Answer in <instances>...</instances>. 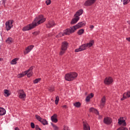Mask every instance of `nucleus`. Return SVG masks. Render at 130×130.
<instances>
[{
	"mask_svg": "<svg viewBox=\"0 0 130 130\" xmlns=\"http://www.w3.org/2000/svg\"><path fill=\"white\" fill-rule=\"evenodd\" d=\"M51 119L53 122H55V123L57 122V115L54 114L51 116Z\"/></svg>",
	"mask_w": 130,
	"mask_h": 130,
	"instance_id": "f3484780",
	"label": "nucleus"
},
{
	"mask_svg": "<svg viewBox=\"0 0 130 130\" xmlns=\"http://www.w3.org/2000/svg\"><path fill=\"white\" fill-rule=\"evenodd\" d=\"M118 123L119 124L122 125L123 126H125L126 125V122H125V120H122L121 118L118 119Z\"/></svg>",
	"mask_w": 130,
	"mask_h": 130,
	"instance_id": "a211bd4d",
	"label": "nucleus"
},
{
	"mask_svg": "<svg viewBox=\"0 0 130 130\" xmlns=\"http://www.w3.org/2000/svg\"><path fill=\"white\" fill-rule=\"evenodd\" d=\"M84 26H85V22H79L75 26H74L73 27H71V28L66 29L65 31V33H66L67 34H72V33H74L75 31L77 30V29L82 28V27H84Z\"/></svg>",
	"mask_w": 130,
	"mask_h": 130,
	"instance_id": "f03ea898",
	"label": "nucleus"
},
{
	"mask_svg": "<svg viewBox=\"0 0 130 130\" xmlns=\"http://www.w3.org/2000/svg\"><path fill=\"white\" fill-rule=\"evenodd\" d=\"M92 97H94V94L91 93H90V94L88 95L86 97V102H89V101H90V99H91V98H92Z\"/></svg>",
	"mask_w": 130,
	"mask_h": 130,
	"instance_id": "aec40b11",
	"label": "nucleus"
},
{
	"mask_svg": "<svg viewBox=\"0 0 130 130\" xmlns=\"http://www.w3.org/2000/svg\"><path fill=\"white\" fill-rule=\"evenodd\" d=\"M67 105H63V106H62V108H65V109H67Z\"/></svg>",
	"mask_w": 130,
	"mask_h": 130,
	"instance_id": "49530a36",
	"label": "nucleus"
},
{
	"mask_svg": "<svg viewBox=\"0 0 130 130\" xmlns=\"http://www.w3.org/2000/svg\"><path fill=\"white\" fill-rule=\"evenodd\" d=\"M68 46H69V43L68 42H63L62 43L60 55H62V54L65 53L66 51L68 49Z\"/></svg>",
	"mask_w": 130,
	"mask_h": 130,
	"instance_id": "20e7f679",
	"label": "nucleus"
},
{
	"mask_svg": "<svg viewBox=\"0 0 130 130\" xmlns=\"http://www.w3.org/2000/svg\"><path fill=\"white\" fill-rule=\"evenodd\" d=\"M14 23V20H9L6 22V28L7 31L11 30V28L13 27V23Z\"/></svg>",
	"mask_w": 130,
	"mask_h": 130,
	"instance_id": "39448f33",
	"label": "nucleus"
},
{
	"mask_svg": "<svg viewBox=\"0 0 130 130\" xmlns=\"http://www.w3.org/2000/svg\"><path fill=\"white\" fill-rule=\"evenodd\" d=\"M59 101V97H58V96H57L56 97V100L55 101V103L56 105H57V104H58V102Z\"/></svg>",
	"mask_w": 130,
	"mask_h": 130,
	"instance_id": "f704fd0d",
	"label": "nucleus"
},
{
	"mask_svg": "<svg viewBox=\"0 0 130 130\" xmlns=\"http://www.w3.org/2000/svg\"><path fill=\"white\" fill-rule=\"evenodd\" d=\"M18 93L19 94V98L20 99H24L26 98V94L24 92V90H19Z\"/></svg>",
	"mask_w": 130,
	"mask_h": 130,
	"instance_id": "0eeeda50",
	"label": "nucleus"
},
{
	"mask_svg": "<svg viewBox=\"0 0 130 130\" xmlns=\"http://www.w3.org/2000/svg\"><path fill=\"white\" fill-rule=\"evenodd\" d=\"M51 125L53 126V129L54 130H58V127H57V126H56V125H55L53 123H51Z\"/></svg>",
	"mask_w": 130,
	"mask_h": 130,
	"instance_id": "c9c22d12",
	"label": "nucleus"
},
{
	"mask_svg": "<svg viewBox=\"0 0 130 130\" xmlns=\"http://www.w3.org/2000/svg\"><path fill=\"white\" fill-rule=\"evenodd\" d=\"M33 35H38V31H35L32 33Z\"/></svg>",
	"mask_w": 130,
	"mask_h": 130,
	"instance_id": "c03bdc74",
	"label": "nucleus"
},
{
	"mask_svg": "<svg viewBox=\"0 0 130 130\" xmlns=\"http://www.w3.org/2000/svg\"><path fill=\"white\" fill-rule=\"evenodd\" d=\"M48 90L50 92H52L53 91H54V87L51 86H50L49 88H48Z\"/></svg>",
	"mask_w": 130,
	"mask_h": 130,
	"instance_id": "72a5a7b5",
	"label": "nucleus"
},
{
	"mask_svg": "<svg viewBox=\"0 0 130 130\" xmlns=\"http://www.w3.org/2000/svg\"><path fill=\"white\" fill-rule=\"evenodd\" d=\"M83 14V10H80L78 11H77L75 15V17H79V16H81Z\"/></svg>",
	"mask_w": 130,
	"mask_h": 130,
	"instance_id": "4be33fe9",
	"label": "nucleus"
},
{
	"mask_svg": "<svg viewBox=\"0 0 130 130\" xmlns=\"http://www.w3.org/2000/svg\"><path fill=\"white\" fill-rule=\"evenodd\" d=\"M112 82H113V79L110 77L106 78L104 80V83L106 85H110V84H112Z\"/></svg>",
	"mask_w": 130,
	"mask_h": 130,
	"instance_id": "423d86ee",
	"label": "nucleus"
},
{
	"mask_svg": "<svg viewBox=\"0 0 130 130\" xmlns=\"http://www.w3.org/2000/svg\"><path fill=\"white\" fill-rule=\"evenodd\" d=\"M95 2L96 0H87L84 3V6H92L93 4H95Z\"/></svg>",
	"mask_w": 130,
	"mask_h": 130,
	"instance_id": "6e6552de",
	"label": "nucleus"
},
{
	"mask_svg": "<svg viewBox=\"0 0 130 130\" xmlns=\"http://www.w3.org/2000/svg\"><path fill=\"white\" fill-rule=\"evenodd\" d=\"M87 48V47L86 46V44L82 45L79 48L76 49L75 50V52H79V51H83V50H85Z\"/></svg>",
	"mask_w": 130,
	"mask_h": 130,
	"instance_id": "1a4fd4ad",
	"label": "nucleus"
},
{
	"mask_svg": "<svg viewBox=\"0 0 130 130\" xmlns=\"http://www.w3.org/2000/svg\"><path fill=\"white\" fill-rule=\"evenodd\" d=\"M84 29H81L78 31V35H82V34H84Z\"/></svg>",
	"mask_w": 130,
	"mask_h": 130,
	"instance_id": "2f4dec72",
	"label": "nucleus"
},
{
	"mask_svg": "<svg viewBox=\"0 0 130 130\" xmlns=\"http://www.w3.org/2000/svg\"><path fill=\"white\" fill-rule=\"evenodd\" d=\"M74 106L75 107H77V108H79L81 106V103L79 102H77L76 103H75L74 104Z\"/></svg>",
	"mask_w": 130,
	"mask_h": 130,
	"instance_id": "c756f323",
	"label": "nucleus"
},
{
	"mask_svg": "<svg viewBox=\"0 0 130 130\" xmlns=\"http://www.w3.org/2000/svg\"><path fill=\"white\" fill-rule=\"evenodd\" d=\"M36 130H40V127H39V125H36Z\"/></svg>",
	"mask_w": 130,
	"mask_h": 130,
	"instance_id": "37998d69",
	"label": "nucleus"
},
{
	"mask_svg": "<svg viewBox=\"0 0 130 130\" xmlns=\"http://www.w3.org/2000/svg\"><path fill=\"white\" fill-rule=\"evenodd\" d=\"M85 44H86V47L89 48L93 46V44H94V41H91L89 43Z\"/></svg>",
	"mask_w": 130,
	"mask_h": 130,
	"instance_id": "412c9836",
	"label": "nucleus"
},
{
	"mask_svg": "<svg viewBox=\"0 0 130 130\" xmlns=\"http://www.w3.org/2000/svg\"><path fill=\"white\" fill-rule=\"evenodd\" d=\"M3 61V58H0V61Z\"/></svg>",
	"mask_w": 130,
	"mask_h": 130,
	"instance_id": "3c124183",
	"label": "nucleus"
},
{
	"mask_svg": "<svg viewBox=\"0 0 130 130\" xmlns=\"http://www.w3.org/2000/svg\"><path fill=\"white\" fill-rule=\"evenodd\" d=\"M44 125H46V124H48V122H47V121L44 119H42V120H41V122Z\"/></svg>",
	"mask_w": 130,
	"mask_h": 130,
	"instance_id": "c85d7f7f",
	"label": "nucleus"
},
{
	"mask_svg": "<svg viewBox=\"0 0 130 130\" xmlns=\"http://www.w3.org/2000/svg\"><path fill=\"white\" fill-rule=\"evenodd\" d=\"M80 20V17H78V16H75V18H74L73 19H72V20L71 22V24L72 25H74V24H76L78 21H79Z\"/></svg>",
	"mask_w": 130,
	"mask_h": 130,
	"instance_id": "dca6fc26",
	"label": "nucleus"
},
{
	"mask_svg": "<svg viewBox=\"0 0 130 130\" xmlns=\"http://www.w3.org/2000/svg\"><path fill=\"white\" fill-rule=\"evenodd\" d=\"M27 74V77L28 78H30V77H31V76H32V75L33 74V73L32 72V71H30L29 72H28L26 75Z\"/></svg>",
	"mask_w": 130,
	"mask_h": 130,
	"instance_id": "4c0bfd02",
	"label": "nucleus"
},
{
	"mask_svg": "<svg viewBox=\"0 0 130 130\" xmlns=\"http://www.w3.org/2000/svg\"><path fill=\"white\" fill-rule=\"evenodd\" d=\"M78 77V74L75 72L68 73L65 76L66 81H73Z\"/></svg>",
	"mask_w": 130,
	"mask_h": 130,
	"instance_id": "7ed1b4c3",
	"label": "nucleus"
},
{
	"mask_svg": "<svg viewBox=\"0 0 130 130\" xmlns=\"http://www.w3.org/2000/svg\"><path fill=\"white\" fill-rule=\"evenodd\" d=\"M26 73V71H25L24 72H23L21 74H18L17 75V77L18 78H22V77H24V76L26 75V74H27V73Z\"/></svg>",
	"mask_w": 130,
	"mask_h": 130,
	"instance_id": "cd10ccee",
	"label": "nucleus"
},
{
	"mask_svg": "<svg viewBox=\"0 0 130 130\" xmlns=\"http://www.w3.org/2000/svg\"><path fill=\"white\" fill-rule=\"evenodd\" d=\"M117 130H128L127 128L124 126H121L119 128H118Z\"/></svg>",
	"mask_w": 130,
	"mask_h": 130,
	"instance_id": "473e14b6",
	"label": "nucleus"
},
{
	"mask_svg": "<svg viewBox=\"0 0 130 130\" xmlns=\"http://www.w3.org/2000/svg\"><path fill=\"white\" fill-rule=\"evenodd\" d=\"M104 122L106 124H110L112 122V119L110 117H106L104 119Z\"/></svg>",
	"mask_w": 130,
	"mask_h": 130,
	"instance_id": "9d476101",
	"label": "nucleus"
},
{
	"mask_svg": "<svg viewBox=\"0 0 130 130\" xmlns=\"http://www.w3.org/2000/svg\"><path fill=\"white\" fill-rule=\"evenodd\" d=\"M129 130H130V127L129 128Z\"/></svg>",
	"mask_w": 130,
	"mask_h": 130,
	"instance_id": "864d4df0",
	"label": "nucleus"
},
{
	"mask_svg": "<svg viewBox=\"0 0 130 130\" xmlns=\"http://www.w3.org/2000/svg\"><path fill=\"white\" fill-rule=\"evenodd\" d=\"M4 93H5V96H6V97H9V96H10V92H9V90L7 89L4 90Z\"/></svg>",
	"mask_w": 130,
	"mask_h": 130,
	"instance_id": "bb28decb",
	"label": "nucleus"
},
{
	"mask_svg": "<svg viewBox=\"0 0 130 130\" xmlns=\"http://www.w3.org/2000/svg\"><path fill=\"white\" fill-rule=\"evenodd\" d=\"M87 92H85V95H87Z\"/></svg>",
	"mask_w": 130,
	"mask_h": 130,
	"instance_id": "603ef678",
	"label": "nucleus"
},
{
	"mask_svg": "<svg viewBox=\"0 0 130 130\" xmlns=\"http://www.w3.org/2000/svg\"><path fill=\"white\" fill-rule=\"evenodd\" d=\"M40 80H41V79H40V78H38V79L35 80L34 81V84H37V83H38L40 81Z\"/></svg>",
	"mask_w": 130,
	"mask_h": 130,
	"instance_id": "ea45409f",
	"label": "nucleus"
},
{
	"mask_svg": "<svg viewBox=\"0 0 130 130\" xmlns=\"http://www.w3.org/2000/svg\"><path fill=\"white\" fill-rule=\"evenodd\" d=\"M89 28L91 29H94V26L93 25H90Z\"/></svg>",
	"mask_w": 130,
	"mask_h": 130,
	"instance_id": "a18cd8bd",
	"label": "nucleus"
},
{
	"mask_svg": "<svg viewBox=\"0 0 130 130\" xmlns=\"http://www.w3.org/2000/svg\"><path fill=\"white\" fill-rule=\"evenodd\" d=\"M30 125H31V127L32 128H35V124H34V123L31 122V123H30Z\"/></svg>",
	"mask_w": 130,
	"mask_h": 130,
	"instance_id": "79ce46f5",
	"label": "nucleus"
},
{
	"mask_svg": "<svg viewBox=\"0 0 130 130\" xmlns=\"http://www.w3.org/2000/svg\"><path fill=\"white\" fill-rule=\"evenodd\" d=\"M129 2L130 0H123V5H127Z\"/></svg>",
	"mask_w": 130,
	"mask_h": 130,
	"instance_id": "58836bf2",
	"label": "nucleus"
},
{
	"mask_svg": "<svg viewBox=\"0 0 130 130\" xmlns=\"http://www.w3.org/2000/svg\"><path fill=\"white\" fill-rule=\"evenodd\" d=\"M5 3H6V1H5V0H3V4H5Z\"/></svg>",
	"mask_w": 130,
	"mask_h": 130,
	"instance_id": "8fccbe9b",
	"label": "nucleus"
},
{
	"mask_svg": "<svg viewBox=\"0 0 130 130\" xmlns=\"http://www.w3.org/2000/svg\"><path fill=\"white\" fill-rule=\"evenodd\" d=\"M83 130H90V125L87 122H83Z\"/></svg>",
	"mask_w": 130,
	"mask_h": 130,
	"instance_id": "ddd939ff",
	"label": "nucleus"
},
{
	"mask_svg": "<svg viewBox=\"0 0 130 130\" xmlns=\"http://www.w3.org/2000/svg\"><path fill=\"white\" fill-rule=\"evenodd\" d=\"M45 20L46 19L43 17V15H40L38 16V17L35 18L32 23H30L27 26H24L22 29V31H29V30H31V29H33V28H35V27H36V26H38V25H40V24L45 22Z\"/></svg>",
	"mask_w": 130,
	"mask_h": 130,
	"instance_id": "f257e3e1",
	"label": "nucleus"
},
{
	"mask_svg": "<svg viewBox=\"0 0 130 130\" xmlns=\"http://www.w3.org/2000/svg\"><path fill=\"white\" fill-rule=\"evenodd\" d=\"M90 112H93V113H95V114H99V112L94 108H90L89 109Z\"/></svg>",
	"mask_w": 130,
	"mask_h": 130,
	"instance_id": "6ab92c4d",
	"label": "nucleus"
},
{
	"mask_svg": "<svg viewBox=\"0 0 130 130\" xmlns=\"http://www.w3.org/2000/svg\"><path fill=\"white\" fill-rule=\"evenodd\" d=\"M46 4L47 6H48V5H50V4H51V1H50V0H47L46 1Z\"/></svg>",
	"mask_w": 130,
	"mask_h": 130,
	"instance_id": "a19ab883",
	"label": "nucleus"
},
{
	"mask_svg": "<svg viewBox=\"0 0 130 130\" xmlns=\"http://www.w3.org/2000/svg\"><path fill=\"white\" fill-rule=\"evenodd\" d=\"M55 25L54 21L53 20H51L48 22L47 24V28H51Z\"/></svg>",
	"mask_w": 130,
	"mask_h": 130,
	"instance_id": "2eb2a0df",
	"label": "nucleus"
},
{
	"mask_svg": "<svg viewBox=\"0 0 130 130\" xmlns=\"http://www.w3.org/2000/svg\"><path fill=\"white\" fill-rule=\"evenodd\" d=\"M32 70H33V67H31L27 71H25V74H28L29 72H32Z\"/></svg>",
	"mask_w": 130,
	"mask_h": 130,
	"instance_id": "e433bc0d",
	"label": "nucleus"
},
{
	"mask_svg": "<svg viewBox=\"0 0 130 130\" xmlns=\"http://www.w3.org/2000/svg\"><path fill=\"white\" fill-rule=\"evenodd\" d=\"M106 102V98L105 96H103L101 101L100 107L101 108H103L104 107V105H105V103Z\"/></svg>",
	"mask_w": 130,
	"mask_h": 130,
	"instance_id": "f8f14e48",
	"label": "nucleus"
},
{
	"mask_svg": "<svg viewBox=\"0 0 130 130\" xmlns=\"http://www.w3.org/2000/svg\"><path fill=\"white\" fill-rule=\"evenodd\" d=\"M126 40H127V41H129L130 42V38H127Z\"/></svg>",
	"mask_w": 130,
	"mask_h": 130,
	"instance_id": "de8ad7c7",
	"label": "nucleus"
},
{
	"mask_svg": "<svg viewBox=\"0 0 130 130\" xmlns=\"http://www.w3.org/2000/svg\"><path fill=\"white\" fill-rule=\"evenodd\" d=\"M33 47H34V46L33 45H30L25 49V51L24 52V54H27L30 52L32 49H33Z\"/></svg>",
	"mask_w": 130,
	"mask_h": 130,
	"instance_id": "4468645a",
	"label": "nucleus"
},
{
	"mask_svg": "<svg viewBox=\"0 0 130 130\" xmlns=\"http://www.w3.org/2000/svg\"><path fill=\"white\" fill-rule=\"evenodd\" d=\"M130 98V90L127 91V92L124 93L123 94V98L121 99V101H123V100L126 99V98Z\"/></svg>",
	"mask_w": 130,
	"mask_h": 130,
	"instance_id": "9b49d317",
	"label": "nucleus"
},
{
	"mask_svg": "<svg viewBox=\"0 0 130 130\" xmlns=\"http://www.w3.org/2000/svg\"><path fill=\"white\" fill-rule=\"evenodd\" d=\"M6 114V109L0 108V115H5Z\"/></svg>",
	"mask_w": 130,
	"mask_h": 130,
	"instance_id": "5701e85b",
	"label": "nucleus"
},
{
	"mask_svg": "<svg viewBox=\"0 0 130 130\" xmlns=\"http://www.w3.org/2000/svg\"><path fill=\"white\" fill-rule=\"evenodd\" d=\"M6 43L8 44H11V43H13V39L11 38H8L7 39V40H6Z\"/></svg>",
	"mask_w": 130,
	"mask_h": 130,
	"instance_id": "a878e982",
	"label": "nucleus"
},
{
	"mask_svg": "<svg viewBox=\"0 0 130 130\" xmlns=\"http://www.w3.org/2000/svg\"><path fill=\"white\" fill-rule=\"evenodd\" d=\"M65 32H66V30L64 31L63 34L62 33L59 34L58 35L56 36V37H57V38H58L59 37H62V36H64V35H70V34H67L66 33H65Z\"/></svg>",
	"mask_w": 130,
	"mask_h": 130,
	"instance_id": "b1692460",
	"label": "nucleus"
},
{
	"mask_svg": "<svg viewBox=\"0 0 130 130\" xmlns=\"http://www.w3.org/2000/svg\"><path fill=\"white\" fill-rule=\"evenodd\" d=\"M17 60H19V58H18L13 59L11 62V64H16Z\"/></svg>",
	"mask_w": 130,
	"mask_h": 130,
	"instance_id": "393cba45",
	"label": "nucleus"
},
{
	"mask_svg": "<svg viewBox=\"0 0 130 130\" xmlns=\"http://www.w3.org/2000/svg\"><path fill=\"white\" fill-rule=\"evenodd\" d=\"M15 130H20L18 127H15Z\"/></svg>",
	"mask_w": 130,
	"mask_h": 130,
	"instance_id": "09e8293b",
	"label": "nucleus"
},
{
	"mask_svg": "<svg viewBox=\"0 0 130 130\" xmlns=\"http://www.w3.org/2000/svg\"><path fill=\"white\" fill-rule=\"evenodd\" d=\"M36 119H37V120H39V121H41L42 120V118H41V117H40L39 115H36L35 116Z\"/></svg>",
	"mask_w": 130,
	"mask_h": 130,
	"instance_id": "7c9ffc66",
	"label": "nucleus"
}]
</instances>
